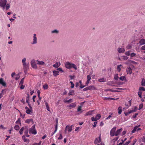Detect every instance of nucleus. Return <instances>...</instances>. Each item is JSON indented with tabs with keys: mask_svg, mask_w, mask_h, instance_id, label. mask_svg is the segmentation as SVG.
Instances as JSON below:
<instances>
[{
	"mask_svg": "<svg viewBox=\"0 0 145 145\" xmlns=\"http://www.w3.org/2000/svg\"><path fill=\"white\" fill-rule=\"evenodd\" d=\"M66 67L69 69H71L72 68L74 69L75 70L77 69V67L76 65L73 63H71L69 62H67L65 63Z\"/></svg>",
	"mask_w": 145,
	"mask_h": 145,
	"instance_id": "f257e3e1",
	"label": "nucleus"
},
{
	"mask_svg": "<svg viewBox=\"0 0 145 145\" xmlns=\"http://www.w3.org/2000/svg\"><path fill=\"white\" fill-rule=\"evenodd\" d=\"M29 133H32L35 135L37 134V132L35 130V125L34 124L32 127L29 129Z\"/></svg>",
	"mask_w": 145,
	"mask_h": 145,
	"instance_id": "f03ea898",
	"label": "nucleus"
},
{
	"mask_svg": "<svg viewBox=\"0 0 145 145\" xmlns=\"http://www.w3.org/2000/svg\"><path fill=\"white\" fill-rule=\"evenodd\" d=\"M28 105L29 107V108L27 107L26 106L25 107V109L26 110V112L27 114H30L31 113H32V108L31 106L30 105Z\"/></svg>",
	"mask_w": 145,
	"mask_h": 145,
	"instance_id": "7ed1b4c3",
	"label": "nucleus"
},
{
	"mask_svg": "<svg viewBox=\"0 0 145 145\" xmlns=\"http://www.w3.org/2000/svg\"><path fill=\"white\" fill-rule=\"evenodd\" d=\"M7 1L6 0H0V6L4 9L7 4Z\"/></svg>",
	"mask_w": 145,
	"mask_h": 145,
	"instance_id": "20e7f679",
	"label": "nucleus"
},
{
	"mask_svg": "<svg viewBox=\"0 0 145 145\" xmlns=\"http://www.w3.org/2000/svg\"><path fill=\"white\" fill-rule=\"evenodd\" d=\"M73 125H72L71 126L67 125L65 127V133H67V132L68 131L69 132L71 131L72 130V127Z\"/></svg>",
	"mask_w": 145,
	"mask_h": 145,
	"instance_id": "39448f33",
	"label": "nucleus"
},
{
	"mask_svg": "<svg viewBox=\"0 0 145 145\" xmlns=\"http://www.w3.org/2000/svg\"><path fill=\"white\" fill-rule=\"evenodd\" d=\"M101 135L100 134L99 135V138H96L94 141V143L95 144H97L99 143L101 141Z\"/></svg>",
	"mask_w": 145,
	"mask_h": 145,
	"instance_id": "423d86ee",
	"label": "nucleus"
},
{
	"mask_svg": "<svg viewBox=\"0 0 145 145\" xmlns=\"http://www.w3.org/2000/svg\"><path fill=\"white\" fill-rule=\"evenodd\" d=\"M31 66L34 68L36 69L37 66L35 63V60L34 59L32 60L31 62Z\"/></svg>",
	"mask_w": 145,
	"mask_h": 145,
	"instance_id": "0eeeda50",
	"label": "nucleus"
},
{
	"mask_svg": "<svg viewBox=\"0 0 145 145\" xmlns=\"http://www.w3.org/2000/svg\"><path fill=\"white\" fill-rule=\"evenodd\" d=\"M91 79V75L89 74L87 76V81L86 83V86H88L90 80Z\"/></svg>",
	"mask_w": 145,
	"mask_h": 145,
	"instance_id": "6e6552de",
	"label": "nucleus"
},
{
	"mask_svg": "<svg viewBox=\"0 0 145 145\" xmlns=\"http://www.w3.org/2000/svg\"><path fill=\"white\" fill-rule=\"evenodd\" d=\"M26 58H24L22 61V62L23 63V65L24 66V68H26L28 66L25 63Z\"/></svg>",
	"mask_w": 145,
	"mask_h": 145,
	"instance_id": "1a4fd4ad",
	"label": "nucleus"
},
{
	"mask_svg": "<svg viewBox=\"0 0 145 145\" xmlns=\"http://www.w3.org/2000/svg\"><path fill=\"white\" fill-rule=\"evenodd\" d=\"M0 84L4 86H5L6 85V82L4 81L3 78H0Z\"/></svg>",
	"mask_w": 145,
	"mask_h": 145,
	"instance_id": "9d476101",
	"label": "nucleus"
},
{
	"mask_svg": "<svg viewBox=\"0 0 145 145\" xmlns=\"http://www.w3.org/2000/svg\"><path fill=\"white\" fill-rule=\"evenodd\" d=\"M138 44L140 45H142L145 44V39H141L138 42Z\"/></svg>",
	"mask_w": 145,
	"mask_h": 145,
	"instance_id": "9b49d317",
	"label": "nucleus"
},
{
	"mask_svg": "<svg viewBox=\"0 0 145 145\" xmlns=\"http://www.w3.org/2000/svg\"><path fill=\"white\" fill-rule=\"evenodd\" d=\"M36 35L35 34L33 35V42L32 43V44H36L37 42V38L36 37Z\"/></svg>",
	"mask_w": 145,
	"mask_h": 145,
	"instance_id": "f8f14e48",
	"label": "nucleus"
},
{
	"mask_svg": "<svg viewBox=\"0 0 145 145\" xmlns=\"http://www.w3.org/2000/svg\"><path fill=\"white\" fill-rule=\"evenodd\" d=\"M126 71L127 74H131L132 73V69L130 67L127 68L126 69Z\"/></svg>",
	"mask_w": 145,
	"mask_h": 145,
	"instance_id": "ddd939ff",
	"label": "nucleus"
},
{
	"mask_svg": "<svg viewBox=\"0 0 145 145\" xmlns=\"http://www.w3.org/2000/svg\"><path fill=\"white\" fill-rule=\"evenodd\" d=\"M89 90H95L97 89L96 87L93 86H88Z\"/></svg>",
	"mask_w": 145,
	"mask_h": 145,
	"instance_id": "4468645a",
	"label": "nucleus"
},
{
	"mask_svg": "<svg viewBox=\"0 0 145 145\" xmlns=\"http://www.w3.org/2000/svg\"><path fill=\"white\" fill-rule=\"evenodd\" d=\"M32 122V124L34 123V122L33 121L32 119H27L25 120V122L26 123H29L30 122Z\"/></svg>",
	"mask_w": 145,
	"mask_h": 145,
	"instance_id": "2eb2a0df",
	"label": "nucleus"
},
{
	"mask_svg": "<svg viewBox=\"0 0 145 145\" xmlns=\"http://www.w3.org/2000/svg\"><path fill=\"white\" fill-rule=\"evenodd\" d=\"M122 130L121 128L117 130L115 133V136H117L118 135L120 134V133L122 131Z\"/></svg>",
	"mask_w": 145,
	"mask_h": 145,
	"instance_id": "dca6fc26",
	"label": "nucleus"
},
{
	"mask_svg": "<svg viewBox=\"0 0 145 145\" xmlns=\"http://www.w3.org/2000/svg\"><path fill=\"white\" fill-rule=\"evenodd\" d=\"M118 51L119 53H123L125 51V49L122 48H118Z\"/></svg>",
	"mask_w": 145,
	"mask_h": 145,
	"instance_id": "f3484780",
	"label": "nucleus"
},
{
	"mask_svg": "<svg viewBox=\"0 0 145 145\" xmlns=\"http://www.w3.org/2000/svg\"><path fill=\"white\" fill-rule=\"evenodd\" d=\"M140 125H139L138 126H135L134 128L133 129L132 131V133H135L136 130L137 131V129H138V127H139L140 126Z\"/></svg>",
	"mask_w": 145,
	"mask_h": 145,
	"instance_id": "a211bd4d",
	"label": "nucleus"
},
{
	"mask_svg": "<svg viewBox=\"0 0 145 145\" xmlns=\"http://www.w3.org/2000/svg\"><path fill=\"white\" fill-rule=\"evenodd\" d=\"M94 110H90L87 112L85 114V116L90 115L92 114L93 112L94 111Z\"/></svg>",
	"mask_w": 145,
	"mask_h": 145,
	"instance_id": "6ab92c4d",
	"label": "nucleus"
},
{
	"mask_svg": "<svg viewBox=\"0 0 145 145\" xmlns=\"http://www.w3.org/2000/svg\"><path fill=\"white\" fill-rule=\"evenodd\" d=\"M22 138L24 142H26L27 141L28 143H29V140L28 139L27 140L24 135L22 136Z\"/></svg>",
	"mask_w": 145,
	"mask_h": 145,
	"instance_id": "aec40b11",
	"label": "nucleus"
},
{
	"mask_svg": "<svg viewBox=\"0 0 145 145\" xmlns=\"http://www.w3.org/2000/svg\"><path fill=\"white\" fill-rule=\"evenodd\" d=\"M98 81L101 82H105L106 81V79L105 78H101L99 79L98 80Z\"/></svg>",
	"mask_w": 145,
	"mask_h": 145,
	"instance_id": "412c9836",
	"label": "nucleus"
},
{
	"mask_svg": "<svg viewBox=\"0 0 145 145\" xmlns=\"http://www.w3.org/2000/svg\"><path fill=\"white\" fill-rule=\"evenodd\" d=\"M53 75L56 76L59 74V71H54L53 72Z\"/></svg>",
	"mask_w": 145,
	"mask_h": 145,
	"instance_id": "4be33fe9",
	"label": "nucleus"
},
{
	"mask_svg": "<svg viewBox=\"0 0 145 145\" xmlns=\"http://www.w3.org/2000/svg\"><path fill=\"white\" fill-rule=\"evenodd\" d=\"M97 120H99L101 117V115L100 114H97L95 117Z\"/></svg>",
	"mask_w": 145,
	"mask_h": 145,
	"instance_id": "5701e85b",
	"label": "nucleus"
},
{
	"mask_svg": "<svg viewBox=\"0 0 145 145\" xmlns=\"http://www.w3.org/2000/svg\"><path fill=\"white\" fill-rule=\"evenodd\" d=\"M36 61L37 62V64L39 65H43L44 64V63L43 61H40L38 60H37Z\"/></svg>",
	"mask_w": 145,
	"mask_h": 145,
	"instance_id": "b1692460",
	"label": "nucleus"
},
{
	"mask_svg": "<svg viewBox=\"0 0 145 145\" xmlns=\"http://www.w3.org/2000/svg\"><path fill=\"white\" fill-rule=\"evenodd\" d=\"M29 95L28 94H27V96L26 97V102L27 103H28V105H30L29 102Z\"/></svg>",
	"mask_w": 145,
	"mask_h": 145,
	"instance_id": "393cba45",
	"label": "nucleus"
},
{
	"mask_svg": "<svg viewBox=\"0 0 145 145\" xmlns=\"http://www.w3.org/2000/svg\"><path fill=\"white\" fill-rule=\"evenodd\" d=\"M60 63H58L57 62L53 65V66L55 68H57L60 66Z\"/></svg>",
	"mask_w": 145,
	"mask_h": 145,
	"instance_id": "a878e982",
	"label": "nucleus"
},
{
	"mask_svg": "<svg viewBox=\"0 0 145 145\" xmlns=\"http://www.w3.org/2000/svg\"><path fill=\"white\" fill-rule=\"evenodd\" d=\"M118 113L119 114H120L122 111V107L121 106H119L118 108Z\"/></svg>",
	"mask_w": 145,
	"mask_h": 145,
	"instance_id": "bb28decb",
	"label": "nucleus"
},
{
	"mask_svg": "<svg viewBox=\"0 0 145 145\" xmlns=\"http://www.w3.org/2000/svg\"><path fill=\"white\" fill-rule=\"evenodd\" d=\"M24 127H22V128L20 129L19 133L20 135H22L23 133V131H24Z\"/></svg>",
	"mask_w": 145,
	"mask_h": 145,
	"instance_id": "cd10ccee",
	"label": "nucleus"
},
{
	"mask_svg": "<svg viewBox=\"0 0 145 145\" xmlns=\"http://www.w3.org/2000/svg\"><path fill=\"white\" fill-rule=\"evenodd\" d=\"M24 134L25 136L27 137H29V135L28 134V130L27 129L25 130L24 131Z\"/></svg>",
	"mask_w": 145,
	"mask_h": 145,
	"instance_id": "c85d7f7f",
	"label": "nucleus"
},
{
	"mask_svg": "<svg viewBox=\"0 0 145 145\" xmlns=\"http://www.w3.org/2000/svg\"><path fill=\"white\" fill-rule=\"evenodd\" d=\"M122 66V65H120L117 66V69L119 72H120V71L121 69L120 67H121Z\"/></svg>",
	"mask_w": 145,
	"mask_h": 145,
	"instance_id": "c756f323",
	"label": "nucleus"
},
{
	"mask_svg": "<svg viewBox=\"0 0 145 145\" xmlns=\"http://www.w3.org/2000/svg\"><path fill=\"white\" fill-rule=\"evenodd\" d=\"M118 74L114 75V80H118Z\"/></svg>",
	"mask_w": 145,
	"mask_h": 145,
	"instance_id": "7c9ffc66",
	"label": "nucleus"
},
{
	"mask_svg": "<svg viewBox=\"0 0 145 145\" xmlns=\"http://www.w3.org/2000/svg\"><path fill=\"white\" fill-rule=\"evenodd\" d=\"M141 85L142 86H145V80L144 78L142 79V80L141 82Z\"/></svg>",
	"mask_w": 145,
	"mask_h": 145,
	"instance_id": "2f4dec72",
	"label": "nucleus"
},
{
	"mask_svg": "<svg viewBox=\"0 0 145 145\" xmlns=\"http://www.w3.org/2000/svg\"><path fill=\"white\" fill-rule=\"evenodd\" d=\"M76 106V105L75 103H73L71 104L70 105H69V106L70 107H71V108L75 107Z\"/></svg>",
	"mask_w": 145,
	"mask_h": 145,
	"instance_id": "473e14b6",
	"label": "nucleus"
},
{
	"mask_svg": "<svg viewBox=\"0 0 145 145\" xmlns=\"http://www.w3.org/2000/svg\"><path fill=\"white\" fill-rule=\"evenodd\" d=\"M45 105L46 106V109H47V110L48 111H50L49 107L48 105V104L46 102H45Z\"/></svg>",
	"mask_w": 145,
	"mask_h": 145,
	"instance_id": "72a5a7b5",
	"label": "nucleus"
},
{
	"mask_svg": "<svg viewBox=\"0 0 145 145\" xmlns=\"http://www.w3.org/2000/svg\"><path fill=\"white\" fill-rule=\"evenodd\" d=\"M14 129L16 130H18L20 129L19 126L18 125H15L14 127Z\"/></svg>",
	"mask_w": 145,
	"mask_h": 145,
	"instance_id": "f704fd0d",
	"label": "nucleus"
},
{
	"mask_svg": "<svg viewBox=\"0 0 145 145\" xmlns=\"http://www.w3.org/2000/svg\"><path fill=\"white\" fill-rule=\"evenodd\" d=\"M24 78H25V77L23 78H22V79L20 81V82L19 84H22H22H23L24 82Z\"/></svg>",
	"mask_w": 145,
	"mask_h": 145,
	"instance_id": "c9c22d12",
	"label": "nucleus"
},
{
	"mask_svg": "<svg viewBox=\"0 0 145 145\" xmlns=\"http://www.w3.org/2000/svg\"><path fill=\"white\" fill-rule=\"evenodd\" d=\"M122 81L126 79L125 77V76H121L119 78Z\"/></svg>",
	"mask_w": 145,
	"mask_h": 145,
	"instance_id": "e433bc0d",
	"label": "nucleus"
},
{
	"mask_svg": "<svg viewBox=\"0 0 145 145\" xmlns=\"http://www.w3.org/2000/svg\"><path fill=\"white\" fill-rule=\"evenodd\" d=\"M115 132H114L112 131L111 130L110 132V135L112 137L114 136L115 135Z\"/></svg>",
	"mask_w": 145,
	"mask_h": 145,
	"instance_id": "4c0bfd02",
	"label": "nucleus"
},
{
	"mask_svg": "<svg viewBox=\"0 0 145 145\" xmlns=\"http://www.w3.org/2000/svg\"><path fill=\"white\" fill-rule=\"evenodd\" d=\"M131 52V50L127 51L125 53V54L127 56H129L130 55V52Z\"/></svg>",
	"mask_w": 145,
	"mask_h": 145,
	"instance_id": "58836bf2",
	"label": "nucleus"
},
{
	"mask_svg": "<svg viewBox=\"0 0 145 145\" xmlns=\"http://www.w3.org/2000/svg\"><path fill=\"white\" fill-rule=\"evenodd\" d=\"M72 101V99H70L68 100H64V102L65 103H66L67 102L70 103H71V101Z\"/></svg>",
	"mask_w": 145,
	"mask_h": 145,
	"instance_id": "ea45409f",
	"label": "nucleus"
},
{
	"mask_svg": "<svg viewBox=\"0 0 145 145\" xmlns=\"http://www.w3.org/2000/svg\"><path fill=\"white\" fill-rule=\"evenodd\" d=\"M43 88L44 89H48V85L47 84H45L43 86Z\"/></svg>",
	"mask_w": 145,
	"mask_h": 145,
	"instance_id": "a19ab883",
	"label": "nucleus"
},
{
	"mask_svg": "<svg viewBox=\"0 0 145 145\" xmlns=\"http://www.w3.org/2000/svg\"><path fill=\"white\" fill-rule=\"evenodd\" d=\"M10 7V5L8 4H7L6 5H5V7H6V9L7 10Z\"/></svg>",
	"mask_w": 145,
	"mask_h": 145,
	"instance_id": "79ce46f5",
	"label": "nucleus"
},
{
	"mask_svg": "<svg viewBox=\"0 0 145 145\" xmlns=\"http://www.w3.org/2000/svg\"><path fill=\"white\" fill-rule=\"evenodd\" d=\"M128 103H129V105L128 106V105H125L129 107L131 106V100H130V101H128Z\"/></svg>",
	"mask_w": 145,
	"mask_h": 145,
	"instance_id": "37998d69",
	"label": "nucleus"
},
{
	"mask_svg": "<svg viewBox=\"0 0 145 145\" xmlns=\"http://www.w3.org/2000/svg\"><path fill=\"white\" fill-rule=\"evenodd\" d=\"M139 90L140 91H145V89L143 87H140L139 88Z\"/></svg>",
	"mask_w": 145,
	"mask_h": 145,
	"instance_id": "c03bdc74",
	"label": "nucleus"
},
{
	"mask_svg": "<svg viewBox=\"0 0 145 145\" xmlns=\"http://www.w3.org/2000/svg\"><path fill=\"white\" fill-rule=\"evenodd\" d=\"M142 92L140 91H139L138 93V95L140 98H142Z\"/></svg>",
	"mask_w": 145,
	"mask_h": 145,
	"instance_id": "a18cd8bd",
	"label": "nucleus"
},
{
	"mask_svg": "<svg viewBox=\"0 0 145 145\" xmlns=\"http://www.w3.org/2000/svg\"><path fill=\"white\" fill-rule=\"evenodd\" d=\"M52 33H59V31L58 30H57L56 29H55V30L52 31Z\"/></svg>",
	"mask_w": 145,
	"mask_h": 145,
	"instance_id": "49530a36",
	"label": "nucleus"
},
{
	"mask_svg": "<svg viewBox=\"0 0 145 145\" xmlns=\"http://www.w3.org/2000/svg\"><path fill=\"white\" fill-rule=\"evenodd\" d=\"M82 107L81 106H78V107L77 109V111L79 112L81 110Z\"/></svg>",
	"mask_w": 145,
	"mask_h": 145,
	"instance_id": "de8ad7c7",
	"label": "nucleus"
},
{
	"mask_svg": "<svg viewBox=\"0 0 145 145\" xmlns=\"http://www.w3.org/2000/svg\"><path fill=\"white\" fill-rule=\"evenodd\" d=\"M70 83L71 84V88H73L74 87V84H73V82H72V81H71L70 82Z\"/></svg>",
	"mask_w": 145,
	"mask_h": 145,
	"instance_id": "09e8293b",
	"label": "nucleus"
},
{
	"mask_svg": "<svg viewBox=\"0 0 145 145\" xmlns=\"http://www.w3.org/2000/svg\"><path fill=\"white\" fill-rule=\"evenodd\" d=\"M91 120L92 121H97V120L96 119L95 117H91Z\"/></svg>",
	"mask_w": 145,
	"mask_h": 145,
	"instance_id": "8fccbe9b",
	"label": "nucleus"
},
{
	"mask_svg": "<svg viewBox=\"0 0 145 145\" xmlns=\"http://www.w3.org/2000/svg\"><path fill=\"white\" fill-rule=\"evenodd\" d=\"M136 55V54L134 53H132L131 54V57H133L135 56Z\"/></svg>",
	"mask_w": 145,
	"mask_h": 145,
	"instance_id": "3c124183",
	"label": "nucleus"
},
{
	"mask_svg": "<svg viewBox=\"0 0 145 145\" xmlns=\"http://www.w3.org/2000/svg\"><path fill=\"white\" fill-rule=\"evenodd\" d=\"M21 86L20 87V89H24L25 88V86L23 84H19Z\"/></svg>",
	"mask_w": 145,
	"mask_h": 145,
	"instance_id": "603ef678",
	"label": "nucleus"
},
{
	"mask_svg": "<svg viewBox=\"0 0 145 145\" xmlns=\"http://www.w3.org/2000/svg\"><path fill=\"white\" fill-rule=\"evenodd\" d=\"M74 91L73 90H72L71 91H69V95H72V93H74Z\"/></svg>",
	"mask_w": 145,
	"mask_h": 145,
	"instance_id": "864d4df0",
	"label": "nucleus"
},
{
	"mask_svg": "<svg viewBox=\"0 0 145 145\" xmlns=\"http://www.w3.org/2000/svg\"><path fill=\"white\" fill-rule=\"evenodd\" d=\"M141 49L142 50H145V45H144L141 47ZM145 53V51L144 52Z\"/></svg>",
	"mask_w": 145,
	"mask_h": 145,
	"instance_id": "5fc2aeb1",
	"label": "nucleus"
},
{
	"mask_svg": "<svg viewBox=\"0 0 145 145\" xmlns=\"http://www.w3.org/2000/svg\"><path fill=\"white\" fill-rule=\"evenodd\" d=\"M116 127H114L113 128H112V129L111 130V131H114V132H115L116 129Z\"/></svg>",
	"mask_w": 145,
	"mask_h": 145,
	"instance_id": "6e6d98bb",
	"label": "nucleus"
},
{
	"mask_svg": "<svg viewBox=\"0 0 145 145\" xmlns=\"http://www.w3.org/2000/svg\"><path fill=\"white\" fill-rule=\"evenodd\" d=\"M62 138H63L61 134H60L59 137L58 138V139L59 140H61V139H62Z\"/></svg>",
	"mask_w": 145,
	"mask_h": 145,
	"instance_id": "4d7b16f0",
	"label": "nucleus"
},
{
	"mask_svg": "<svg viewBox=\"0 0 145 145\" xmlns=\"http://www.w3.org/2000/svg\"><path fill=\"white\" fill-rule=\"evenodd\" d=\"M142 141L145 143V135L142 138Z\"/></svg>",
	"mask_w": 145,
	"mask_h": 145,
	"instance_id": "13d9d810",
	"label": "nucleus"
},
{
	"mask_svg": "<svg viewBox=\"0 0 145 145\" xmlns=\"http://www.w3.org/2000/svg\"><path fill=\"white\" fill-rule=\"evenodd\" d=\"M123 59L124 60H126L128 59V57L126 56H123Z\"/></svg>",
	"mask_w": 145,
	"mask_h": 145,
	"instance_id": "bf43d9fd",
	"label": "nucleus"
},
{
	"mask_svg": "<svg viewBox=\"0 0 145 145\" xmlns=\"http://www.w3.org/2000/svg\"><path fill=\"white\" fill-rule=\"evenodd\" d=\"M57 70L59 71H61L62 72H64V71H63L62 69L60 68H58L57 69Z\"/></svg>",
	"mask_w": 145,
	"mask_h": 145,
	"instance_id": "052dcab7",
	"label": "nucleus"
},
{
	"mask_svg": "<svg viewBox=\"0 0 145 145\" xmlns=\"http://www.w3.org/2000/svg\"><path fill=\"white\" fill-rule=\"evenodd\" d=\"M130 142V141H129L128 142H126L125 144H123V145H128Z\"/></svg>",
	"mask_w": 145,
	"mask_h": 145,
	"instance_id": "680f3d73",
	"label": "nucleus"
},
{
	"mask_svg": "<svg viewBox=\"0 0 145 145\" xmlns=\"http://www.w3.org/2000/svg\"><path fill=\"white\" fill-rule=\"evenodd\" d=\"M137 107L135 106V107L133 109V112H135L137 111Z\"/></svg>",
	"mask_w": 145,
	"mask_h": 145,
	"instance_id": "e2e57ef3",
	"label": "nucleus"
},
{
	"mask_svg": "<svg viewBox=\"0 0 145 145\" xmlns=\"http://www.w3.org/2000/svg\"><path fill=\"white\" fill-rule=\"evenodd\" d=\"M138 115V113H136L135 114L133 115V116L132 117V118H135Z\"/></svg>",
	"mask_w": 145,
	"mask_h": 145,
	"instance_id": "0e129e2a",
	"label": "nucleus"
},
{
	"mask_svg": "<svg viewBox=\"0 0 145 145\" xmlns=\"http://www.w3.org/2000/svg\"><path fill=\"white\" fill-rule=\"evenodd\" d=\"M58 125L57 124H56V125H55V132H56V131H57V127H58Z\"/></svg>",
	"mask_w": 145,
	"mask_h": 145,
	"instance_id": "69168bd1",
	"label": "nucleus"
},
{
	"mask_svg": "<svg viewBox=\"0 0 145 145\" xmlns=\"http://www.w3.org/2000/svg\"><path fill=\"white\" fill-rule=\"evenodd\" d=\"M111 92H119V91L118 90H116L111 89Z\"/></svg>",
	"mask_w": 145,
	"mask_h": 145,
	"instance_id": "338daca9",
	"label": "nucleus"
},
{
	"mask_svg": "<svg viewBox=\"0 0 145 145\" xmlns=\"http://www.w3.org/2000/svg\"><path fill=\"white\" fill-rule=\"evenodd\" d=\"M143 106V104H141L139 106V107L138 108V110H140L142 109Z\"/></svg>",
	"mask_w": 145,
	"mask_h": 145,
	"instance_id": "774afa93",
	"label": "nucleus"
}]
</instances>
